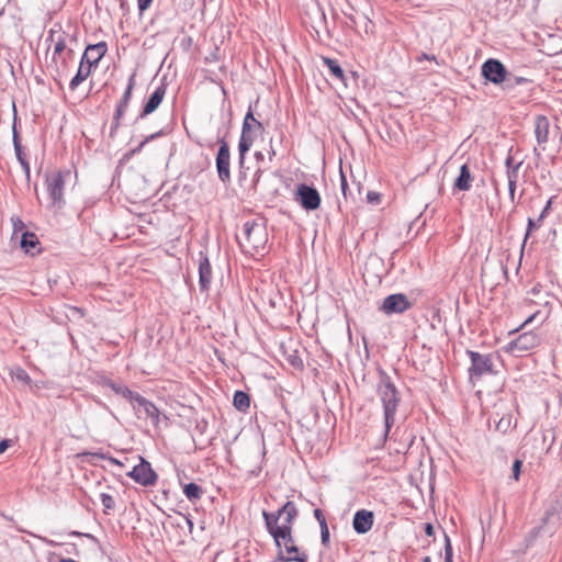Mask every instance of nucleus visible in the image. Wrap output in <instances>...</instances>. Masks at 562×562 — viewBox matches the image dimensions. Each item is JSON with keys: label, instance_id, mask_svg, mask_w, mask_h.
Returning <instances> with one entry per match:
<instances>
[{"label": "nucleus", "instance_id": "38", "mask_svg": "<svg viewBox=\"0 0 562 562\" xmlns=\"http://www.w3.org/2000/svg\"><path fill=\"white\" fill-rule=\"evenodd\" d=\"M445 562H452V547L448 537H446Z\"/></svg>", "mask_w": 562, "mask_h": 562}, {"label": "nucleus", "instance_id": "44", "mask_svg": "<svg viewBox=\"0 0 562 562\" xmlns=\"http://www.w3.org/2000/svg\"><path fill=\"white\" fill-rule=\"evenodd\" d=\"M156 135H157V134H153V135H150V136L146 137V138H145V139H144L139 145H138V147H137V148H135V149H133V150H132V153H133V154H135V153L140 151V150L143 149V147L145 146V144H146L147 142H149L150 139H154V138L156 137Z\"/></svg>", "mask_w": 562, "mask_h": 562}, {"label": "nucleus", "instance_id": "39", "mask_svg": "<svg viewBox=\"0 0 562 562\" xmlns=\"http://www.w3.org/2000/svg\"><path fill=\"white\" fill-rule=\"evenodd\" d=\"M321 538L323 544H328L329 542V529L327 524H324V526H321Z\"/></svg>", "mask_w": 562, "mask_h": 562}, {"label": "nucleus", "instance_id": "2", "mask_svg": "<svg viewBox=\"0 0 562 562\" xmlns=\"http://www.w3.org/2000/svg\"><path fill=\"white\" fill-rule=\"evenodd\" d=\"M268 532L273 537L278 548V560L285 562H306L307 555L295 544L289 527H270Z\"/></svg>", "mask_w": 562, "mask_h": 562}, {"label": "nucleus", "instance_id": "46", "mask_svg": "<svg viewBox=\"0 0 562 562\" xmlns=\"http://www.w3.org/2000/svg\"><path fill=\"white\" fill-rule=\"evenodd\" d=\"M12 441L10 439H3L0 441V454L3 453L10 446Z\"/></svg>", "mask_w": 562, "mask_h": 562}, {"label": "nucleus", "instance_id": "12", "mask_svg": "<svg viewBox=\"0 0 562 562\" xmlns=\"http://www.w3.org/2000/svg\"><path fill=\"white\" fill-rule=\"evenodd\" d=\"M231 154L226 142L222 140L216 156V169L218 178L225 183L231 179L229 171Z\"/></svg>", "mask_w": 562, "mask_h": 562}, {"label": "nucleus", "instance_id": "21", "mask_svg": "<svg viewBox=\"0 0 562 562\" xmlns=\"http://www.w3.org/2000/svg\"><path fill=\"white\" fill-rule=\"evenodd\" d=\"M550 123L547 116L538 115L535 119V135L539 145H544L549 140Z\"/></svg>", "mask_w": 562, "mask_h": 562}, {"label": "nucleus", "instance_id": "27", "mask_svg": "<svg viewBox=\"0 0 562 562\" xmlns=\"http://www.w3.org/2000/svg\"><path fill=\"white\" fill-rule=\"evenodd\" d=\"M110 389L115 392L117 395H121L122 397L126 398L131 402V404L135 407V404L137 403V397H140L142 395L138 393L133 392L127 386L119 385L114 382H110L108 384Z\"/></svg>", "mask_w": 562, "mask_h": 562}, {"label": "nucleus", "instance_id": "34", "mask_svg": "<svg viewBox=\"0 0 562 562\" xmlns=\"http://www.w3.org/2000/svg\"><path fill=\"white\" fill-rule=\"evenodd\" d=\"M512 428H513V422H512L510 415L503 416L496 424V430H498L503 434H506Z\"/></svg>", "mask_w": 562, "mask_h": 562}, {"label": "nucleus", "instance_id": "35", "mask_svg": "<svg viewBox=\"0 0 562 562\" xmlns=\"http://www.w3.org/2000/svg\"><path fill=\"white\" fill-rule=\"evenodd\" d=\"M101 502L105 508V513L114 507V501L110 494H101Z\"/></svg>", "mask_w": 562, "mask_h": 562}, {"label": "nucleus", "instance_id": "7", "mask_svg": "<svg viewBox=\"0 0 562 562\" xmlns=\"http://www.w3.org/2000/svg\"><path fill=\"white\" fill-rule=\"evenodd\" d=\"M267 529L270 527L283 528L289 527L292 530V525L297 516V509L292 502H286L277 514L263 512L262 513Z\"/></svg>", "mask_w": 562, "mask_h": 562}, {"label": "nucleus", "instance_id": "4", "mask_svg": "<svg viewBox=\"0 0 562 562\" xmlns=\"http://www.w3.org/2000/svg\"><path fill=\"white\" fill-rule=\"evenodd\" d=\"M268 233L265 225L258 221H247L243 226L239 245L243 250L255 256L266 248Z\"/></svg>", "mask_w": 562, "mask_h": 562}, {"label": "nucleus", "instance_id": "16", "mask_svg": "<svg viewBox=\"0 0 562 562\" xmlns=\"http://www.w3.org/2000/svg\"><path fill=\"white\" fill-rule=\"evenodd\" d=\"M131 476L142 485H150L153 484L157 475L153 471L150 464L143 459H140V463L135 465L133 468V471L131 472Z\"/></svg>", "mask_w": 562, "mask_h": 562}, {"label": "nucleus", "instance_id": "20", "mask_svg": "<svg viewBox=\"0 0 562 562\" xmlns=\"http://www.w3.org/2000/svg\"><path fill=\"white\" fill-rule=\"evenodd\" d=\"M212 283V267L209 258L203 256L199 263V285L200 290L207 292Z\"/></svg>", "mask_w": 562, "mask_h": 562}, {"label": "nucleus", "instance_id": "24", "mask_svg": "<svg viewBox=\"0 0 562 562\" xmlns=\"http://www.w3.org/2000/svg\"><path fill=\"white\" fill-rule=\"evenodd\" d=\"M472 180L473 178L470 168L464 164L460 168V175L456 179L453 187L459 191H469L471 189Z\"/></svg>", "mask_w": 562, "mask_h": 562}, {"label": "nucleus", "instance_id": "23", "mask_svg": "<svg viewBox=\"0 0 562 562\" xmlns=\"http://www.w3.org/2000/svg\"><path fill=\"white\" fill-rule=\"evenodd\" d=\"M136 404L138 405V407L143 408L145 416L147 418L151 419V422L155 425H157L159 423L160 412H159L158 407L153 402L148 401L144 396H140V397H137Z\"/></svg>", "mask_w": 562, "mask_h": 562}, {"label": "nucleus", "instance_id": "40", "mask_svg": "<svg viewBox=\"0 0 562 562\" xmlns=\"http://www.w3.org/2000/svg\"><path fill=\"white\" fill-rule=\"evenodd\" d=\"M521 465H522V461L515 460V462L513 464V476H514L515 480L519 479V474H520V471H521Z\"/></svg>", "mask_w": 562, "mask_h": 562}, {"label": "nucleus", "instance_id": "28", "mask_svg": "<svg viewBox=\"0 0 562 562\" xmlns=\"http://www.w3.org/2000/svg\"><path fill=\"white\" fill-rule=\"evenodd\" d=\"M322 61L328 68L330 75L335 79H337L341 82H345V80H346L345 72H344L342 68L340 67L338 60L322 56Z\"/></svg>", "mask_w": 562, "mask_h": 562}, {"label": "nucleus", "instance_id": "47", "mask_svg": "<svg viewBox=\"0 0 562 562\" xmlns=\"http://www.w3.org/2000/svg\"><path fill=\"white\" fill-rule=\"evenodd\" d=\"M425 533L428 536V537H432L435 535V529H434V526L431 524H426L425 525Z\"/></svg>", "mask_w": 562, "mask_h": 562}, {"label": "nucleus", "instance_id": "11", "mask_svg": "<svg viewBox=\"0 0 562 562\" xmlns=\"http://www.w3.org/2000/svg\"><path fill=\"white\" fill-rule=\"evenodd\" d=\"M412 304L408 301L407 296L402 293L391 294L386 296L381 306V311L387 315L394 313H404L408 308H411Z\"/></svg>", "mask_w": 562, "mask_h": 562}, {"label": "nucleus", "instance_id": "1", "mask_svg": "<svg viewBox=\"0 0 562 562\" xmlns=\"http://www.w3.org/2000/svg\"><path fill=\"white\" fill-rule=\"evenodd\" d=\"M375 391L383 408L384 437L386 438L395 423V414L397 412L401 397L397 387L392 382L391 378L384 372L380 374Z\"/></svg>", "mask_w": 562, "mask_h": 562}, {"label": "nucleus", "instance_id": "52", "mask_svg": "<svg viewBox=\"0 0 562 562\" xmlns=\"http://www.w3.org/2000/svg\"><path fill=\"white\" fill-rule=\"evenodd\" d=\"M549 205H550V203H548V205H547V207L544 209L543 213H542V214H540V218H542V217H543V215H544V213H546L547 209L549 207Z\"/></svg>", "mask_w": 562, "mask_h": 562}, {"label": "nucleus", "instance_id": "36", "mask_svg": "<svg viewBox=\"0 0 562 562\" xmlns=\"http://www.w3.org/2000/svg\"><path fill=\"white\" fill-rule=\"evenodd\" d=\"M12 225H13V233H23L24 229V223L20 217H12L11 218Z\"/></svg>", "mask_w": 562, "mask_h": 562}, {"label": "nucleus", "instance_id": "41", "mask_svg": "<svg viewBox=\"0 0 562 562\" xmlns=\"http://www.w3.org/2000/svg\"><path fill=\"white\" fill-rule=\"evenodd\" d=\"M167 494L166 493H162L160 494V499L158 498V495L155 496V501H154V504L160 508L162 512H166L167 509L168 510H173L172 508L170 507H166L164 508L162 505L160 504L161 503V499L166 498Z\"/></svg>", "mask_w": 562, "mask_h": 562}, {"label": "nucleus", "instance_id": "53", "mask_svg": "<svg viewBox=\"0 0 562 562\" xmlns=\"http://www.w3.org/2000/svg\"><path fill=\"white\" fill-rule=\"evenodd\" d=\"M423 562H431V559L429 557L424 558Z\"/></svg>", "mask_w": 562, "mask_h": 562}, {"label": "nucleus", "instance_id": "26", "mask_svg": "<svg viewBox=\"0 0 562 562\" xmlns=\"http://www.w3.org/2000/svg\"><path fill=\"white\" fill-rule=\"evenodd\" d=\"M540 294H541L540 285L533 286L530 290V292H528V295H532V296H538ZM539 305H548V301L546 300V297H543V302H540V301L538 302V301H535L532 297L527 296L518 304V310H525V308L531 310L533 306H539Z\"/></svg>", "mask_w": 562, "mask_h": 562}, {"label": "nucleus", "instance_id": "22", "mask_svg": "<svg viewBox=\"0 0 562 562\" xmlns=\"http://www.w3.org/2000/svg\"><path fill=\"white\" fill-rule=\"evenodd\" d=\"M133 88H134V77H131L130 78V82L127 85V88L126 90L124 91L117 106H116V111H115V115H114V120L116 121V123L119 124V121L121 120V117L124 115L127 106H128V103L131 101V98H132V92H133Z\"/></svg>", "mask_w": 562, "mask_h": 562}, {"label": "nucleus", "instance_id": "50", "mask_svg": "<svg viewBox=\"0 0 562 562\" xmlns=\"http://www.w3.org/2000/svg\"><path fill=\"white\" fill-rule=\"evenodd\" d=\"M535 228V222L532 218H528V229L526 234V238L529 236L530 232Z\"/></svg>", "mask_w": 562, "mask_h": 562}, {"label": "nucleus", "instance_id": "37", "mask_svg": "<svg viewBox=\"0 0 562 562\" xmlns=\"http://www.w3.org/2000/svg\"><path fill=\"white\" fill-rule=\"evenodd\" d=\"M382 196L379 192L369 191L367 193V201L371 204H380Z\"/></svg>", "mask_w": 562, "mask_h": 562}, {"label": "nucleus", "instance_id": "29", "mask_svg": "<svg viewBox=\"0 0 562 562\" xmlns=\"http://www.w3.org/2000/svg\"><path fill=\"white\" fill-rule=\"evenodd\" d=\"M40 245L38 238L34 233L23 232L20 246L26 252L33 254V250Z\"/></svg>", "mask_w": 562, "mask_h": 562}, {"label": "nucleus", "instance_id": "5", "mask_svg": "<svg viewBox=\"0 0 562 562\" xmlns=\"http://www.w3.org/2000/svg\"><path fill=\"white\" fill-rule=\"evenodd\" d=\"M262 131V124L254 116L252 111L249 110L244 119L241 135L238 144L240 162L244 161L246 154Z\"/></svg>", "mask_w": 562, "mask_h": 562}, {"label": "nucleus", "instance_id": "9", "mask_svg": "<svg viewBox=\"0 0 562 562\" xmlns=\"http://www.w3.org/2000/svg\"><path fill=\"white\" fill-rule=\"evenodd\" d=\"M75 61L76 56L74 50L64 53H53L52 63L49 67L52 68L56 78L63 79L68 77Z\"/></svg>", "mask_w": 562, "mask_h": 562}, {"label": "nucleus", "instance_id": "10", "mask_svg": "<svg viewBox=\"0 0 562 562\" xmlns=\"http://www.w3.org/2000/svg\"><path fill=\"white\" fill-rule=\"evenodd\" d=\"M295 200L307 211L317 210L321 205V195L317 190L307 184H300L296 189Z\"/></svg>", "mask_w": 562, "mask_h": 562}, {"label": "nucleus", "instance_id": "33", "mask_svg": "<svg viewBox=\"0 0 562 562\" xmlns=\"http://www.w3.org/2000/svg\"><path fill=\"white\" fill-rule=\"evenodd\" d=\"M14 148H15V154H16L18 160L20 161L26 177H30V165L25 158L24 153L22 151L21 146L16 142L14 143Z\"/></svg>", "mask_w": 562, "mask_h": 562}, {"label": "nucleus", "instance_id": "42", "mask_svg": "<svg viewBox=\"0 0 562 562\" xmlns=\"http://www.w3.org/2000/svg\"><path fill=\"white\" fill-rule=\"evenodd\" d=\"M314 516L317 519V521L319 524V527L324 526V524H327L326 522V518H325V516H324V514H323V512L321 509L316 508L314 510Z\"/></svg>", "mask_w": 562, "mask_h": 562}, {"label": "nucleus", "instance_id": "13", "mask_svg": "<svg viewBox=\"0 0 562 562\" xmlns=\"http://www.w3.org/2000/svg\"><path fill=\"white\" fill-rule=\"evenodd\" d=\"M168 528L169 531L172 529L176 531L173 540L177 543H182L184 538H187L192 532L193 524L187 516L179 515L168 522Z\"/></svg>", "mask_w": 562, "mask_h": 562}, {"label": "nucleus", "instance_id": "19", "mask_svg": "<svg viewBox=\"0 0 562 562\" xmlns=\"http://www.w3.org/2000/svg\"><path fill=\"white\" fill-rule=\"evenodd\" d=\"M166 95V87L164 85L156 88V90L151 93L147 102L145 103L142 112L140 117H145L149 114H151L154 111L157 110V108L162 102L164 98Z\"/></svg>", "mask_w": 562, "mask_h": 562}, {"label": "nucleus", "instance_id": "14", "mask_svg": "<svg viewBox=\"0 0 562 562\" xmlns=\"http://www.w3.org/2000/svg\"><path fill=\"white\" fill-rule=\"evenodd\" d=\"M482 75L493 83H501L505 80L507 71L501 61L488 59L482 65Z\"/></svg>", "mask_w": 562, "mask_h": 562}, {"label": "nucleus", "instance_id": "49", "mask_svg": "<svg viewBox=\"0 0 562 562\" xmlns=\"http://www.w3.org/2000/svg\"><path fill=\"white\" fill-rule=\"evenodd\" d=\"M347 188H348V183H347L346 177L341 173V191H342L344 195H346Z\"/></svg>", "mask_w": 562, "mask_h": 562}, {"label": "nucleus", "instance_id": "32", "mask_svg": "<svg viewBox=\"0 0 562 562\" xmlns=\"http://www.w3.org/2000/svg\"><path fill=\"white\" fill-rule=\"evenodd\" d=\"M517 177H518L517 168L508 170V172H507L508 190H509V198L512 201H514V199H515Z\"/></svg>", "mask_w": 562, "mask_h": 562}, {"label": "nucleus", "instance_id": "8", "mask_svg": "<svg viewBox=\"0 0 562 562\" xmlns=\"http://www.w3.org/2000/svg\"><path fill=\"white\" fill-rule=\"evenodd\" d=\"M69 177V170H55L47 175L45 184L53 205L63 202L65 183Z\"/></svg>", "mask_w": 562, "mask_h": 562}, {"label": "nucleus", "instance_id": "25", "mask_svg": "<svg viewBox=\"0 0 562 562\" xmlns=\"http://www.w3.org/2000/svg\"><path fill=\"white\" fill-rule=\"evenodd\" d=\"M549 315H550V312H546L543 313L542 311L540 310H535L530 313V315L519 325V327H517L516 329L512 330L510 334L513 333H517V331H520L522 330L525 327H527L528 325L532 324V323H538L539 325H542L547 322V319L549 318Z\"/></svg>", "mask_w": 562, "mask_h": 562}, {"label": "nucleus", "instance_id": "43", "mask_svg": "<svg viewBox=\"0 0 562 562\" xmlns=\"http://www.w3.org/2000/svg\"><path fill=\"white\" fill-rule=\"evenodd\" d=\"M416 60H417L418 63H420V61H423V60H431V61H436V63L438 64L436 56H434V55H428V54H426V53L420 54V55L416 58Z\"/></svg>", "mask_w": 562, "mask_h": 562}, {"label": "nucleus", "instance_id": "18", "mask_svg": "<svg viewBox=\"0 0 562 562\" xmlns=\"http://www.w3.org/2000/svg\"><path fill=\"white\" fill-rule=\"evenodd\" d=\"M470 358L472 362L471 371L475 375H482L484 373L492 372L493 362L488 356L470 351Z\"/></svg>", "mask_w": 562, "mask_h": 562}, {"label": "nucleus", "instance_id": "6", "mask_svg": "<svg viewBox=\"0 0 562 562\" xmlns=\"http://www.w3.org/2000/svg\"><path fill=\"white\" fill-rule=\"evenodd\" d=\"M541 336L537 330H528L510 340L505 347L506 353L520 357L541 345Z\"/></svg>", "mask_w": 562, "mask_h": 562}, {"label": "nucleus", "instance_id": "15", "mask_svg": "<svg viewBox=\"0 0 562 562\" xmlns=\"http://www.w3.org/2000/svg\"><path fill=\"white\" fill-rule=\"evenodd\" d=\"M48 40L54 44L53 53L72 52L69 44L75 41L74 36L65 32L60 26L49 31Z\"/></svg>", "mask_w": 562, "mask_h": 562}, {"label": "nucleus", "instance_id": "45", "mask_svg": "<svg viewBox=\"0 0 562 562\" xmlns=\"http://www.w3.org/2000/svg\"><path fill=\"white\" fill-rule=\"evenodd\" d=\"M153 0H137L139 11H145L149 8Z\"/></svg>", "mask_w": 562, "mask_h": 562}, {"label": "nucleus", "instance_id": "3", "mask_svg": "<svg viewBox=\"0 0 562 562\" xmlns=\"http://www.w3.org/2000/svg\"><path fill=\"white\" fill-rule=\"evenodd\" d=\"M106 52L108 45L105 42H100L87 46L81 57L77 74L71 78L69 82V88L71 90L77 89L78 86L91 75L92 67L98 65Z\"/></svg>", "mask_w": 562, "mask_h": 562}, {"label": "nucleus", "instance_id": "48", "mask_svg": "<svg viewBox=\"0 0 562 562\" xmlns=\"http://www.w3.org/2000/svg\"><path fill=\"white\" fill-rule=\"evenodd\" d=\"M183 492H199V487H198L196 484L190 483V484L184 486Z\"/></svg>", "mask_w": 562, "mask_h": 562}, {"label": "nucleus", "instance_id": "30", "mask_svg": "<svg viewBox=\"0 0 562 562\" xmlns=\"http://www.w3.org/2000/svg\"><path fill=\"white\" fill-rule=\"evenodd\" d=\"M234 406L239 411H246L250 405L249 395L243 391H236L233 398Z\"/></svg>", "mask_w": 562, "mask_h": 562}, {"label": "nucleus", "instance_id": "31", "mask_svg": "<svg viewBox=\"0 0 562 562\" xmlns=\"http://www.w3.org/2000/svg\"><path fill=\"white\" fill-rule=\"evenodd\" d=\"M212 562H239V559L233 550H221L215 554Z\"/></svg>", "mask_w": 562, "mask_h": 562}, {"label": "nucleus", "instance_id": "51", "mask_svg": "<svg viewBox=\"0 0 562 562\" xmlns=\"http://www.w3.org/2000/svg\"><path fill=\"white\" fill-rule=\"evenodd\" d=\"M188 496L189 499L191 501H194V499H198L200 494L198 493H194V494H186Z\"/></svg>", "mask_w": 562, "mask_h": 562}, {"label": "nucleus", "instance_id": "17", "mask_svg": "<svg viewBox=\"0 0 562 562\" xmlns=\"http://www.w3.org/2000/svg\"><path fill=\"white\" fill-rule=\"evenodd\" d=\"M374 522L373 513L367 509L358 510L352 520V527L357 533H367Z\"/></svg>", "mask_w": 562, "mask_h": 562}]
</instances>
